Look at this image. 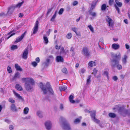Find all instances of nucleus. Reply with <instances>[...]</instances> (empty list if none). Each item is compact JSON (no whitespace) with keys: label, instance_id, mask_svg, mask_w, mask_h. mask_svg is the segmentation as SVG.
Instances as JSON below:
<instances>
[{"label":"nucleus","instance_id":"de8ad7c7","mask_svg":"<svg viewBox=\"0 0 130 130\" xmlns=\"http://www.w3.org/2000/svg\"><path fill=\"white\" fill-rule=\"evenodd\" d=\"M52 9V8L48 9L46 13V14L47 15H48L50 13V12L51 11Z\"/></svg>","mask_w":130,"mask_h":130},{"label":"nucleus","instance_id":"864d4df0","mask_svg":"<svg viewBox=\"0 0 130 130\" xmlns=\"http://www.w3.org/2000/svg\"><path fill=\"white\" fill-rule=\"evenodd\" d=\"M14 128L13 126L12 125H10L9 126V128L10 130H12Z\"/></svg>","mask_w":130,"mask_h":130},{"label":"nucleus","instance_id":"49530a36","mask_svg":"<svg viewBox=\"0 0 130 130\" xmlns=\"http://www.w3.org/2000/svg\"><path fill=\"white\" fill-rule=\"evenodd\" d=\"M32 65L34 67H36L37 65V63L35 61H34L32 62Z\"/></svg>","mask_w":130,"mask_h":130},{"label":"nucleus","instance_id":"7c9ffc66","mask_svg":"<svg viewBox=\"0 0 130 130\" xmlns=\"http://www.w3.org/2000/svg\"><path fill=\"white\" fill-rule=\"evenodd\" d=\"M72 34L71 33L69 32L67 34L66 37L68 39H70L72 37Z\"/></svg>","mask_w":130,"mask_h":130},{"label":"nucleus","instance_id":"a19ab883","mask_svg":"<svg viewBox=\"0 0 130 130\" xmlns=\"http://www.w3.org/2000/svg\"><path fill=\"white\" fill-rule=\"evenodd\" d=\"M114 2V0H109L108 3L109 5L111 6L112 5Z\"/></svg>","mask_w":130,"mask_h":130},{"label":"nucleus","instance_id":"f8f14e48","mask_svg":"<svg viewBox=\"0 0 130 130\" xmlns=\"http://www.w3.org/2000/svg\"><path fill=\"white\" fill-rule=\"evenodd\" d=\"M45 126L47 130H50L51 128L52 124L50 121H47L45 123Z\"/></svg>","mask_w":130,"mask_h":130},{"label":"nucleus","instance_id":"ddd939ff","mask_svg":"<svg viewBox=\"0 0 130 130\" xmlns=\"http://www.w3.org/2000/svg\"><path fill=\"white\" fill-rule=\"evenodd\" d=\"M40 87L41 89L43 91V93L44 94H46L47 93V90L45 87H44V86L43 83H40L39 84Z\"/></svg>","mask_w":130,"mask_h":130},{"label":"nucleus","instance_id":"6e6552de","mask_svg":"<svg viewBox=\"0 0 130 130\" xmlns=\"http://www.w3.org/2000/svg\"><path fill=\"white\" fill-rule=\"evenodd\" d=\"M114 57L116 59H114L112 60V61L114 62L115 64H119V60L121 58V55L120 54L118 55H115Z\"/></svg>","mask_w":130,"mask_h":130},{"label":"nucleus","instance_id":"ea45409f","mask_svg":"<svg viewBox=\"0 0 130 130\" xmlns=\"http://www.w3.org/2000/svg\"><path fill=\"white\" fill-rule=\"evenodd\" d=\"M80 121V120L79 119L77 118L74 121V123L75 124H77L79 123Z\"/></svg>","mask_w":130,"mask_h":130},{"label":"nucleus","instance_id":"a18cd8bd","mask_svg":"<svg viewBox=\"0 0 130 130\" xmlns=\"http://www.w3.org/2000/svg\"><path fill=\"white\" fill-rule=\"evenodd\" d=\"M63 11H64V10L63 8H61L60 9L59 11V12H58L59 14L60 15L62 13Z\"/></svg>","mask_w":130,"mask_h":130},{"label":"nucleus","instance_id":"dca6fc26","mask_svg":"<svg viewBox=\"0 0 130 130\" xmlns=\"http://www.w3.org/2000/svg\"><path fill=\"white\" fill-rule=\"evenodd\" d=\"M97 1H94L93 2L92 4H91L90 9L89 11H91L95 8L97 4Z\"/></svg>","mask_w":130,"mask_h":130},{"label":"nucleus","instance_id":"aec40b11","mask_svg":"<svg viewBox=\"0 0 130 130\" xmlns=\"http://www.w3.org/2000/svg\"><path fill=\"white\" fill-rule=\"evenodd\" d=\"M74 98L73 95H70L69 97V99L70 102L72 103H74L75 102V101L73 100V99Z\"/></svg>","mask_w":130,"mask_h":130},{"label":"nucleus","instance_id":"69168bd1","mask_svg":"<svg viewBox=\"0 0 130 130\" xmlns=\"http://www.w3.org/2000/svg\"><path fill=\"white\" fill-rule=\"evenodd\" d=\"M85 71V70L84 69H82L81 70V71L82 73H84Z\"/></svg>","mask_w":130,"mask_h":130},{"label":"nucleus","instance_id":"6ab92c4d","mask_svg":"<svg viewBox=\"0 0 130 130\" xmlns=\"http://www.w3.org/2000/svg\"><path fill=\"white\" fill-rule=\"evenodd\" d=\"M112 48L115 50L118 49L120 47V46L119 44L114 43L112 45Z\"/></svg>","mask_w":130,"mask_h":130},{"label":"nucleus","instance_id":"393cba45","mask_svg":"<svg viewBox=\"0 0 130 130\" xmlns=\"http://www.w3.org/2000/svg\"><path fill=\"white\" fill-rule=\"evenodd\" d=\"M13 92L14 95L16 97L22 100V97L21 96H20L19 94L17 93L14 91H13Z\"/></svg>","mask_w":130,"mask_h":130},{"label":"nucleus","instance_id":"a211bd4d","mask_svg":"<svg viewBox=\"0 0 130 130\" xmlns=\"http://www.w3.org/2000/svg\"><path fill=\"white\" fill-rule=\"evenodd\" d=\"M96 65V63L95 61H90L88 63V67H92L94 66H95Z\"/></svg>","mask_w":130,"mask_h":130},{"label":"nucleus","instance_id":"79ce46f5","mask_svg":"<svg viewBox=\"0 0 130 130\" xmlns=\"http://www.w3.org/2000/svg\"><path fill=\"white\" fill-rule=\"evenodd\" d=\"M7 70L9 73H11L12 72V70L11 68L9 66H8L7 67Z\"/></svg>","mask_w":130,"mask_h":130},{"label":"nucleus","instance_id":"052dcab7","mask_svg":"<svg viewBox=\"0 0 130 130\" xmlns=\"http://www.w3.org/2000/svg\"><path fill=\"white\" fill-rule=\"evenodd\" d=\"M60 47L61 46H58L57 45H56L55 46V48L57 50H59L60 49Z\"/></svg>","mask_w":130,"mask_h":130},{"label":"nucleus","instance_id":"c85d7f7f","mask_svg":"<svg viewBox=\"0 0 130 130\" xmlns=\"http://www.w3.org/2000/svg\"><path fill=\"white\" fill-rule=\"evenodd\" d=\"M43 39L44 43L45 44H47L48 42V38L47 37L44 36H43Z\"/></svg>","mask_w":130,"mask_h":130},{"label":"nucleus","instance_id":"603ef678","mask_svg":"<svg viewBox=\"0 0 130 130\" xmlns=\"http://www.w3.org/2000/svg\"><path fill=\"white\" fill-rule=\"evenodd\" d=\"M104 74L106 75L108 78V73L107 71H104Z\"/></svg>","mask_w":130,"mask_h":130},{"label":"nucleus","instance_id":"6e6d98bb","mask_svg":"<svg viewBox=\"0 0 130 130\" xmlns=\"http://www.w3.org/2000/svg\"><path fill=\"white\" fill-rule=\"evenodd\" d=\"M112 78L113 80L114 81H116L118 79L117 77L116 76H114Z\"/></svg>","mask_w":130,"mask_h":130},{"label":"nucleus","instance_id":"0e129e2a","mask_svg":"<svg viewBox=\"0 0 130 130\" xmlns=\"http://www.w3.org/2000/svg\"><path fill=\"white\" fill-rule=\"evenodd\" d=\"M125 47L127 49H128L129 48V46L127 44H126L125 45Z\"/></svg>","mask_w":130,"mask_h":130},{"label":"nucleus","instance_id":"4468645a","mask_svg":"<svg viewBox=\"0 0 130 130\" xmlns=\"http://www.w3.org/2000/svg\"><path fill=\"white\" fill-rule=\"evenodd\" d=\"M64 129L66 130H70L71 128L69 124L67 121H65L63 123Z\"/></svg>","mask_w":130,"mask_h":130},{"label":"nucleus","instance_id":"e2e57ef3","mask_svg":"<svg viewBox=\"0 0 130 130\" xmlns=\"http://www.w3.org/2000/svg\"><path fill=\"white\" fill-rule=\"evenodd\" d=\"M76 35L77 36H80L81 34L80 32H76V33H75Z\"/></svg>","mask_w":130,"mask_h":130},{"label":"nucleus","instance_id":"3c124183","mask_svg":"<svg viewBox=\"0 0 130 130\" xmlns=\"http://www.w3.org/2000/svg\"><path fill=\"white\" fill-rule=\"evenodd\" d=\"M39 114L41 115V113L40 111H38L37 112V115L39 116L40 117V118H42V116H39Z\"/></svg>","mask_w":130,"mask_h":130},{"label":"nucleus","instance_id":"9b49d317","mask_svg":"<svg viewBox=\"0 0 130 130\" xmlns=\"http://www.w3.org/2000/svg\"><path fill=\"white\" fill-rule=\"evenodd\" d=\"M83 51L84 53V55L86 56H88L90 55V53L88 51V49L87 47H84L83 48Z\"/></svg>","mask_w":130,"mask_h":130},{"label":"nucleus","instance_id":"20e7f679","mask_svg":"<svg viewBox=\"0 0 130 130\" xmlns=\"http://www.w3.org/2000/svg\"><path fill=\"white\" fill-rule=\"evenodd\" d=\"M96 112L95 110L93 111L92 113L90 114V116L91 118L92 119H93V120L96 123H100V121L98 119L96 118Z\"/></svg>","mask_w":130,"mask_h":130},{"label":"nucleus","instance_id":"72a5a7b5","mask_svg":"<svg viewBox=\"0 0 130 130\" xmlns=\"http://www.w3.org/2000/svg\"><path fill=\"white\" fill-rule=\"evenodd\" d=\"M61 71L63 73H65V74H67L68 73L67 69L65 67L63 68L62 69Z\"/></svg>","mask_w":130,"mask_h":130},{"label":"nucleus","instance_id":"a878e982","mask_svg":"<svg viewBox=\"0 0 130 130\" xmlns=\"http://www.w3.org/2000/svg\"><path fill=\"white\" fill-rule=\"evenodd\" d=\"M68 52V50H67L66 52V51L65 50H64V48L63 47H61L60 49V53L63 54L64 55H66V54L67 52Z\"/></svg>","mask_w":130,"mask_h":130},{"label":"nucleus","instance_id":"37998d69","mask_svg":"<svg viewBox=\"0 0 130 130\" xmlns=\"http://www.w3.org/2000/svg\"><path fill=\"white\" fill-rule=\"evenodd\" d=\"M8 101L9 102H10L12 103H14L15 102V100L12 98H10Z\"/></svg>","mask_w":130,"mask_h":130},{"label":"nucleus","instance_id":"680f3d73","mask_svg":"<svg viewBox=\"0 0 130 130\" xmlns=\"http://www.w3.org/2000/svg\"><path fill=\"white\" fill-rule=\"evenodd\" d=\"M124 22L126 24H128V22L127 19H126L124 20Z\"/></svg>","mask_w":130,"mask_h":130},{"label":"nucleus","instance_id":"2eb2a0df","mask_svg":"<svg viewBox=\"0 0 130 130\" xmlns=\"http://www.w3.org/2000/svg\"><path fill=\"white\" fill-rule=\"evenodd\" d=\"M20 73L18 72H17L15 74L14 76L12 78L11 80L12 81L15 80L17 78H20Z\"/></svg>","mask_w":130,"mask_h":130},{"label":"nucleus","instance_id":"4be33fe9","mask_svg":"<svg viewBox=\"0 0 130 130\" xmlns=\"http://www.w3.org/2000/svg\"><path fill=\"white\" fill-rule=\"evenodd\" d=\"M15 88L18 91H21L23 90V88L19 84H16Z\"/></svg>","mask_w":130,"mask_h":130},{"label":"nucleus","instance_id":"4c0bfd02","mask_svg":"<svg viewBox=\"0 0 130 130\" xmlns=\"http://www.w3.org/2000/svg\"><path fill=\"white\" fill-rule=\"evenodd\" d=\"M88 27L90 29V31L93 33L94 32L93 28L91 25H89L88 26Z\"/></svg>","mask_w":130,"mask_h":130},{"label":"nucleus","instance_id":"c03bdc74","mask_svg":"<svg viewBox=\"0 0 130 130\" xmlns=\"http://www.w3.org/2000/svg\"><path fill=\"white\" fill-rule=\"evenodd\" d=\"M97 71L98 70L96 69V68H94L93 70V72L92 74H94L95 76L96 75V74L97 73Z\"/></svg>","mask_w":130,"mask_h":130},{"label":"nucleus","instance_id":"bb28decb","mask_svg":"<svg viewBox=\"0 0 130 130\" xmlns=\"http://www.w3.org/2000/svg\"><path fill=\"white\" fill-rule=\"evenodd\" d=\"M113 64L111 66L112 67V68H113L114 67H115L116 64ZM118 65H117V68L119 70H120L122 69V66L120 65L119 64H117Z\"/></svg>","mask_w":130,"mask_h":130},{"label":"nucleus","instance_id":"b1692460","mask_svg":"<svg viewBox=\"0 0 130 130\" xmlns=\"http://www.w3.org/2000/svg\"><path fill=\"white\" fill-rule=\"evenodd\" d=\"M127 58V56L126 55H124V57L122 58V61L125 64L126 63Z\"/></svg>","mask_w":130,"mask_h":130},{"label":"nucleus","instance_id":"f257e3e1","mask_svg":"<svg viewBox=\"0 0 130 130\" xmlns=\"http://www.w3.org/2000/svg\"><path fill=\"white\" fill-rule=\"evenodd\" d=\"M22 81L25 82V86L27 90H29L31 89L32 87L31 85L34 84V82L33 79L29 78H23L22 79Z\"/></svg>","mask_w":130,"mask_h":130},{"label":"nucleus","instance_id":"5701e85b","mask_svg":"<svg viewBox=\"0 0 130 130\" xmlns=\"http://www.w3.org/2000/svg\"><path fill=\"white\" fill-rule=\"evenodd\" d=\"M15 67L16 70L17 71H22V69L20 67L17 63L15 64Z\"/></svg>","mask_w":130,"mask_h":130},{"label":"nucleus","instance_id":"338daca9","mask_svg":"<svg viewBox=\"0 0 130 130\" xmlns=\"http://www.w3.org/2000/svg\"><path fill=\"white\" fill-rule=\"evenodd\" d=\"M5 121L8 123H9L10 122L9 120L8 119H6L5 120Z\"/></svg>","mask_w":130,"mask_h":130},{"label":"nucleus","instance_id":"7ed1b4c3","mask_svg":"<svg viewBox=\"0 0 130 130\" xmlns=\"http://www.w3.org/2000/svg\"><path fill=\"white\" fill-rule=\"evenodd\" d=\"M115 1L116 4H115L114 5V7H115L116 9L117 10L118 13H120V11L118 7L117 6L119 7H121L122 6V3L118 1V0H115Z\"/></svg>","mask_w":130,"mask_h":130},{"label":"nucleus","instance_id":"774afa93","mask_svg":"<svg viewBox=\"0 0 130 130\" xmlns=\"http://www.w3.org/2000/svg\"><path fill=\"white\" fill-rule=\"evenodd\" d=\"M74 48L73 47H72L71 48V49H70V51H72L73 52H74Z\"/></svg>","mask_w":130,"mask_h":130},{"label":"nucleus","instance_id":"5fc2aeb1","mask_svg":"<svg viewBox=\"0 0 130 130\" xmlns=\"http://www.w3.org/2000/svg\"><path fill=\"white\" fill-rule=\"evenodd\" d=\"M78 4V2L76 1H74L73 3V5L74 6H75Z\"/></svg>","mask_w":130,"mask_h":130},{"label":"nucleus","instance_id":"c9c22d12","mask_svg":"<svg viewBox=\"0 0 130 130\" xmlns=\"http://www.w3.org/2000/svg\"><path fill=\"white\" fill-rule=\"evenodd\" d=\"M18 47L17 45H13L11 47V49L12 50H14L15 49H17Z\"/></svg>","mask_w":130,"mask_h":130},{"label":"nucleus","instance_id":"58836bf2","mask_svg":"<svg viewBox=\"0 0 130 130\" xmlns=\"http://www.w3.org/2000/svg\"><path fill=\"white\" fill-rule=\"evenodd\" d=\"M67 89V88L64 86H61L59 87V89L60 91L62 90L65 91Z\"/></svg>","mask_w":130,"mask_h":130},{"label":"nucleus","instance_id":"e433bc0d","mask_svg":"<svg viewBox=\"0 0 130 130\" xmlns=\"http://www.w3.org/2000/svg\"><path fill=\"white\" fill-rule=\"evenodd\" d=\"M56 14L57 12H56V11L54 13V14L53 15L52 18H51V21H54V19L55 18H56Z\"/></svg>","mask_w":130,"mask_h":130},{"label":"nucleus","instance_id":"f704fd0d","mask_svg":"<svg viewBox=\"0 0 130 130\" xmlns=\"http://www.w3.org/2000/svg\"><path fill=\"white\" fill-rule=\"evenodd\" d=\"M90 14L93 17H95L96 16V13L95 12H92L91 11H89Z\"/></svg>","mask_w":130,"mask_h":130},{"label":"nucleus","instance_id":"bf43d9fd","mask_svg":"<svg viewBox=\"0 0 130 130\" xmlns=\"http://www.w3.org/2000/svg\"><path fill=\"white\" fill-rule=\"evenodd\" d=\"M35 60L38 63L40 62V59L39 57H38L36 58Z\"/></svg>","mask_w":130,"mask_h":130},{"label":"nucleus","instance_id":"2f4dec72","mask_svg":"<svg viewBox=\"0 0 130 130\" xmlns=\"http://www.w3.org/2000/svg\"><path fill=\"white\" fill-rule=\"evenodd\" d=\"M29 109L28 107L25 108L24 110V113L25 114H27L29 111Z\"/></svg>","mask_w":130,"mask_h":130},{"label":"nucleus","instance_id":"473e14b6","mask_svg":"<svg viewBox=\"0 0 130 130\" xmlns=\"http://www.w3.org/2000/svg\"><path fill=\"white\" fill-rule=\"evenodd\" d=\"M107 8L106 5L105 4H103L101 6V9L102 10H105Z\"/></svg>","mask_w":130,"mask_h":130},{"label":"nucleus","instance_id":"1a4fd4ad","mask_svg":"<svg viewBox=\"0 0 130 130\" xmlns=\"http://www.w3.org/2000/svg\"><path fill=\"white\" fill-rule=\"evenodd\" d=\"M46 85L47 88L49 92L52 94L53 95L54 94V92L50 83L49 82H47L46 83Z\"/></svg>","mask_w":130,"mask_h":130},{"label":"nucleus","instance_id":"4d7b16f0","mask_svg":"<svg viewBox=\"0 0 130 130\" xmlns=\"http://www.w3.org/2000/svg\"><path fill=\"white\" fill-rule=\"evenodd\" d=\"M15 32H13V33H12V34H11L8 37L7 39H8L11 37L15 35Z\"/></svg>","mask_w":130,"mask_h":130},{"label":"nucleus","instance_id":"f03ea898","mask_svg":"<svg viewBox=\"0 0 130 130\" xmlns=\"http://www.w3.org/2000/svg\"><path fill=\"white\" fill-rule=\"evenodd\" d=\"M24 3V2L23 1L21 2L18 3L15 6H12L8 8V11L7 12L9 13L11 9L14 10L15 8H19Z\"/></svg>","mask_w":130,"mask_h":130},{"label":"nucleus","instance_id":"412c9836","mask_svg":"<svg viewBox=\"0 0 130 130\" xmlns=\"http://www.w3.org/2000/svg\"><path fill=\"white\" fill-rule=\"evenodd\" d=\"M11 110L13 111H17V109L15 106V105L14 104H12L11 106Z\"/></svg>","mask_w":130,"mask_h":130},{"label":"nucleus","instance_id":"13d9d810","mask_svg":"<svg viewBox=\"0 0 130 130\" xmlns=\"http://www.w3.org/2000/svg\"><path fill=\"white\" fill-rule=\"evenodd\" d=\"M15 32H13V33H12V34H11L8 37L7 39H8L11 37L15 35Z\"/></svg>","mask_w":130,"mask_h":130},{"label":"nucleus","instance_id":"f3484780","mask_svg":"<svg viewBox=\"0 0 130 130\" xmlns=\"http://www.w3.org/2000/svg\"><path fill=\"white\" fill-rule=\"evenodd\" d=\"M56 60L58 62H63L64 61L63 57L60 56H57L56 57Z\"/></svg>","mask_w":130,"mask_h":130},{"label":"nucleus","instance_id":"c756f323","mask_svg":"<svg viewBox=\"0 0 130 130\" xmlns=\"http://www.w3.org/2000/svg\"><path fill=\"white\" fill-rule=\"evenodd\" d=\"M91 75H89L88 76V78L87 80V84H89L91 82Z\"/></svg>","mask_w":130,"mask_h":130},{"label":"nucleus","instance_id":"9d476101","mask_svg":"<svg viewBox=\"0 0 130 130\" xmlns=\"http://www.w3.org/2000/svg\"><path fill=\"white\" fill-rule=\"evenodd\" d=\"M26 32L27 31H25L20 36L18 37L17 38L15 41V42L18 43L21 41L25 36Z\"/></svg>","mask_w":130,"mask_h":130},{"label":"nucleus","instance_id":"39448f33","mask_svg":"<svg viewBox=\"0 0 130 130\" xmlns=\"http://www.w3.org/2000/svg\"><path fill=\"white\" fill-rule=\"evenodd\" d=\"M28 47H27L25 49L22 55V57L23 59L25 60L27 59L28 54Z\"/></svg>","mask_w":130,"mask_h":130},{"label":"nucleus","instance_id":"8fccbe9b","mask_svg":"<svg viewBox=\"0 0 130 130\" xmlns=\"http://www.w3.org/2000/svg\"><path fill=\"white\" fill-rule=\"evenodd\" d=\"M84 111H85V112L86 113L87 112L88 113H89L91 112V113H92L93 112V111H89V110H88L87 109H85Z\"/></svg>","mask_w":130,"mask_h":130},{"label":"nucleus","instance_id":"0eeeda50","mask_svg":"<svg viewBox=\"0 0 130 130\" xmlns=\"http://www.w3.org/2000/svg\"><path fill=\"white\" fill-rule=\"evenodd\" d=\"M106 20V22L108 23L109 26L112 27H113L114 23L112 19L110 18L109 16H107Z\"/></svg>","mask_w":130,"mask_h":130},{"label":"nucleus","instance_id":"09e8293b","mask_svg":"<svg viewBox=\"0 0 130 130\" xmlns=\"http://www.w3.org/2000/svg\"><path fill=\"white\" fill-rule=\"evenodd\" d=\"M77 29L75 27L72 28V30L75 33H76V32H77Z\"/></svg>","mask_w":130,"mask_h":130},{"label":"nucleus","instance_id":"423d86ee","mask_svg":"<svg viewBox=\"0 0 130 130\" xmlns=\"http://www.w3.org/2000/svg\"><path fill=\"white\" fill-rule=\"evenodd\" d=\"M39 23L38 21V20L36 21L33 28V31L32 32V34H35L37 32L38 29Z\"/></svg>","mask_w":130,"mask_h":130},{"label":"nucleus","instance_id":"cd10ccee","mask_svg":"<svg viewBox=\"0 0 130 130\" xmlns=\"http://www.w3.org/2000/svg\"><path fill=\"white\" fill-rule=\"evenodd\" d=\"M108 115L111 118H115L116 116V115L113 113H109Z\"/></svg>","mask_w":130,"mask_h":130}]
</instances>
